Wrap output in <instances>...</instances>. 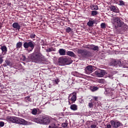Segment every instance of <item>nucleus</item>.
Segmentation results:
<instances>
[{"label":"nucleus","mask_w":128,"mask_h":128,"mask_svg":"<svg viewBox=\"0 0 128 128\" xmlns=\"http://www.w3.org/2000/svg\"><path fill=\"white\" fill-rule=\"evenodd\" d=\"M6 120L8 122L17 124H23L24 126L28 124V122L26 120L14 116H7L6 117Z\"/></svg>","instance_id":"nucleus-1"},{"label":"nucleus","mask_w":128,"mask_h":128,"mask_svg":"<svg viewBox=\"0 0 128 128\" xmlns=\"http://www.w3.org/2000/svg\"><path fill=\"white\" fill-rule=\"evenodd\" d=\"M34 120L37 124H48L50 122V118L46 116H41L39 118H34Z\"/></svg>","instance_id":"nucleus-2"},{"label":"nucleus","mask_w":128,"mask_h":128,"mask_svg":"<svg viewBox=\"0 0 128 128\" xmlns=\"http://www.w3.org/2000/svg\"><path fill=\"white\" fill-rule=\"evenodd\" d=\"M34 42L32 41H30L29 42H25L23 44L24 48L26 49V50L28 52H32L34 48Z\"/></svg>","instance_id":"nucleus-3"},{"label":"nucleus","mask_w":128,"mask_h":128,"mask_svg":"<svg viewBox=\"0 0 128 128\" xmlns=\"http://www.w3.org/2000/svg\"><path fill=\"white\" fill-rule=\"evenodd\" d=\"M111 22L115 26L116 28H120L122 24H124V22L120 20V18L118 17H115L111 20Z\"/></svg>","instance_id":"nucleus-4"},{"label":"nucleus","mask_w":128,"mask_h":128,"mask_svg":"<svg viewBox=\"0 0 128 128\" xmlns=\"http://www.w3.org/2000/svg\"><path fill=\"white\" fill-rule=\"evenodd\" d=\"M78 56L80 58H88L90 56V52L86 50L78 49L77 51Z\"/></svg>","instance_id":"nucleus-5"},{"label":"nucleus","mask_w":128,"mask_h":128,"mask_svg":"<svg viewBox=\"0 0 128 128\" xmlns=\"http://www.w3.org/2000/svg\"><path fill=\"white\" fill-rule=\"evenodd\" d=\"M59 64L60 66L70 64V58L66 57H63L59 58Z\"/></svg>","instance_id":"nucleus-6"},{"label":"nucleus","mask_w":128,"mask_h":128,"mask_svg":"<svg viewBox=\"0 0 128 128\" xmlns=\"http://www.w3.org/2000/svg\"><path fill=\"white\" fill-rule=\"evenodd\" d=\"M110 124L113 128H118L124 126L122 122L118 120H111L110 121Z\"/></svg>","instance_id":"nucleus-7"},{"label":"nucleus","mask_w":128,"mask_h":128,"mask_svg":"<svg viewBox=\"0 0 128 128\" xmlns=\"http://www.w3.org/2000/svg\"><path fill=\"white\" fill-rule=\"evenodd\" d=\"M76 100V94H72L68 96V104H74Z\"/></svg>","instance_id":"nucleus-8"},{"label":"nucleus","mask_w":128,"mask_h":128,"mask_svg":"<svg viewBox=\"0 0 128 128\" xmlns=\"http://www.w3.org/2000/svg\"><path fill=\"white\" fill-rule=\"evenodd\" d=\"M94 74L98 78H102V76L106 74V71L104 70L99 69L98 70H96Z\"/></svg>","instance_id":"nucleus-9"},{"label":"nucleus","mask_w":128,"mask_h":128,"mask_svg":"<svg viewBox=\"0 0 128 128\" xmlns=\"http://www.w3.org/2000/svg\"><path fill=\"white\" fill-rule=\"evenodd\" d=\"M94 68H96V67L94 66H88L85 68L84 70L87 74H92L94 70Z\"/></svg>","instance_id":"nucleus-10"},{"label":"nucleus","mask_w":128,"mask_h":128,"mask_svg":"<svg viewBox=\"0 0 128 128\" xmlns=\"http://www.w3.org/2000/svg\"><path fill=\"white\" fill-rule=\"evenodd\" d=\"M32 60H34L36 62H40L42 60V56L40 54H34L32 58Z\"/></svg>","instance_id":"nucleus-11"},{"label":"nucleus","mask_w":128,"mask_h":128,"mask_svg":"<svg viewBox=\"0 0 128 128\" xmlns=\"http://www.w3.org/2000/svg\"><path fill=\"white\" fill-rule=\"evenodd\" d=\"M122 62L120 60H112L109 64L110 66H121Z\"/></svg>","instance_id":"nucleus-12"},{"label":"nucleus","mask_w":128,"mask_h":128,"mask_svg":"<svg viewBox=\"0 0 128 128\" xmlns=\"http://www.w3.org/2000/svg\"><path fill=\"white\" fill-rule=\"evenodd\" d=\"M12 26L14 28H15V30H20V25L18 22H14L12 24Z\"/></svg>","instance_id":"nucleus-13"},{"label":"nucleus","mask_w":128,"mask_h":128,"mask_svg":"<svg viewBox=\"0 0 128 128\" xmlns=\"http://www.w3.org/2000/svg\"><path fill=\"white\" fill-rule=\"evenodd\" d=\"M110 12H116V14H118V12H120L118 8L116 7L115 6H111L110 7Z\"/></svg>","instance_id":"nucleus-14"},{"label":"nucleus","mask_w":128,"mask_h":128,"mask_svg":"<svg viewBox=\"0 0 128 128\" xmlns=\"http://www.w3.org/2000/svg\"><path fill=\"white\" fill-rule=\"evenodd\" d=\"M114 90L112 89H106L104 92L105 94H108V96H112Z\"/></svg>","instance_id":"nucleus-15"},{"label":"nucleus","mask_w":128,"mask_h":128,"mask_svg":"<svg viewBox=\"0 0 128 128\" xmlns=\"http://www.w3.org/2000/svg\"><path fill=\"white\" fill-rule=\"evenodd\" d=\"M72 74L74 76H77L78 78H82V76H84V74H80L76 72H73Z\"/></svg>","instance_id":"nucleus-16"},{"label":"nucleus","mask_w":128,"mask_h":128,"mask_svg":"<svg viewBox=\"0 0 128 128\" xmlns=\"http://www.w3.org/2000/svg\"><path fill=\"white\" fill-rule=\"evenodd\" d=\"M66 54L67 56H72V58H76V54H74V53L72 51L67 52Z\"/></svg>","instance_id":"nucleus-17"},{"label":"nucleus","mask_w":128,"mask_h":128,"mask_svg":"<svg viewBox=\"0 0 128 128\" xmlns=\"http://www.w3.org/2000/svg\"><path fill=\"white\" fill-rule=\"evenodd\" d=\"M0 48L2 50V54H6V52H8V48H6V46H1Z\"/></svg>","instance_id":"nucleus-18"},{"label":"nucleus","mask_w":128,"mask_h":128,"mask_svg":"<svg viewBox=\"0 0 128 128\" xmlns=\"http://www.w3.org/2000/svg\"><path fill=\"white\" fill-rule=\"evenodd\" d=\"M89 20V21L87 23V25L88 26H94V20L91 19Z\"/></svg>","instance_id":"nucleus-19"},{"label":"nucleus","mask_w":128,"mask_h":128,"mask_svg":"<svg viewBox=\"0 0 128 128\" xmlns=\"http://www.w3.org/2000/svg\"><path fill=\"white\" fill-rule=\"evenodd\" d=\"M70 108L72 110H74V112L76 110H78V106L76 104H72L70 106Z\"/></svg>","instance_id":"nucleus-20"},{"label":"nucleus","mask_w":128,"mask_h":128,"mask_svg":"<svg viewBox=\"0 0 128 128\" xmlns=\"http://www.w3.org/2000/svg\"><path fill=\"white\" fill-rule=\"evenodd\" d=\"M58 52L60 56H66V50L64 49H60Z\"/></svg>","instance_id":"nucleus-21"},{"label":"nucleus","mask_w":128,"mask_h":128,"mask_svg":"<svg viewBox=\"0 0 128 128\" xmlns=\"http://www.w3.org/2000/svg\"><path fill=\"white\" fill-rule=\"evenodd\" d=\"M38 109H36V108L32 109V114H34V116H36V114H38Z\"/></svg>","instance_id":"nucleus-22"},{"label":"nucleus","mask_w":128,"mask_h":128,"mask_svg":"<svg viewBox=\"0 0 128 128\" xmlns=\"http://www.w3.org/2000/svg\"><path fill=\"white\" fill-rule=\"evenodd\" d=\"M22 46V43L20 42H18L16 44V48L18 50Z\"/></svg>","instance_id":"nucleus-23"},{"label":"nucleus","mask_w":128,"mask_h":128,"mask_svg":"<svg viewBox=\"0 0 128 128\" xmlns=\"http://www.w3.org/2000/svg\"><path fill=\"white\" fill-rule=\"evenodd\" d=\"M91 8L94 10H98V6L97 5L93 4L91 6Z\"/></svg>","instance_id":"nucleus-24"},{"label":"nucleus","mask_w":128,"mask_h":128,"mask_svg":"<svg viewBox=\"0 0 128 128\" xmlns=\"http://www.w3.org/2000/svg\"><path fill=\"white\" fill-rule=\"evenodd\" d=\"M72 116H84V114L82 112H76L72 113Z\"/></svg>","instance_id":"nucleus-25"},{"label":"nucleus","mask_w":128,"mask_h":128,"mask_svg":"<svg viewBox=\"0 0 128 128\" xmlns=\"http://www.w3.org/2000/svg\"><path fill=\"white\" fill-rule=\"evenodd\" d=\"M49 128H58V126L53 123L49 126Z\"/></svg>","instance_id":"nucleus-26"},{"label":"nucleus","mask_w":128,"mask_h":128,"mask_svg":"<svg viewBox=\"0 0 128 128\" xmlns=\"http://www.w3.org/2000/svg\"><path fill=\"white\" fill-rule=\"evenodd\" d=\"M92 50H96L97 52H98V46H96V45H93V46L92 48Z\"/></svg>","instance_id":"nucleus-27"},{"label":"nucleus","mask_w":128,"mask_h":128,"mask_svg":"<svg viewBox=\"0 0 128 128\" xmlns=\"http://www.w3.org/2000/svg\"><path fill=\"white\" fill-rule=\"evenodd\" d=\"M98 14V11H96V10H92V16H96V14Z\"/></svg>","instance_id":"nucleus-28"},{"label":"nucleus","mask_w":128,"mask_h":128,"mask_svg":"<svg viewBox=\"0 0 128 128\" xmlns=\"http://www.w3.org/2000/svg\"><path fill=\"white\" fill-rule=\"evenodd\" d=\"M98 90V88L96 86H94L93 87L91 88V90L92 92H96V90Z\"/></svg>","instance_id":"nucleus-29"},{"label":"nucleus","mask_w":128,"mask_h":128,"mask_svg":"<svg viewBox=\"0 0 128 128\" xmlns=\"http://www.w3.org/2000/svg\"><path fill=\"white\" fill-rule=\"evenodd\" d=\"M68 123L64 122L62 124V127L64 128H68Z\"/></svg>","instance_id":"nucleus-30"},{"label":"nucleus","mask_w":128,"mask_h":128,"mask_svg":"<svg viewBox=\"0 0 128 128\" xmlns=\"http://www.w3.org/2000/svg\"><path fill=\"white\" fill-rule=\"evenodd\" d=\"M98 82H100V84H104L106 81L104 79H100L98 80Z\"/></svg>","instance_id":"nucleus-31"},{"label":"nucleus","mask_w":128,"mask_h":128,"mask_svg":"<svg viewBox=\"0 0 128 128\" xmlns=\"http://www.w3.org/2000/svg\"><path fill=\"white\" fill-rule=\"evenodd\" d=\"M119 6H124V2L122 0H120L118 2Z\"/></svg>","instance_id":"nucleus-32"},{"label":"nucleus","mask_w":128,"mask_h":128,"mask_svg":"<svg viewBox=\"0 0 128 128\" xmlns=\"http://www.w3.org/2000/svg\"><path fill=\"white\" fill-rule=\"evenodd\" d=\"M5 62H6L7 66H12V63L10 60H6Z\"/></svg>","instance_id":"nucleus-33"},{"label":"nucleus","mask_w":128,"mask_h":128,"mask_svg":"<svg viewBox=\"0 0 128 128\" xmlns=\"http://www.w3.org/2000/svg\"><path fill=\"white\" fill-rule=\"evenodd\" d=\"M93 46L94 44L88 45V46L86 47V48H88L89 50H92Z\"/></svg>","instance_id":"nucleus-34"},{"label":"nucleus","mask_w":128,"mask_h":128,"mask_svg":"<svg viewBox=\"0 0 128 128\" xmlns=\"http://www.w3.org/2000/svg\"><path fill=\"white\" fill-rule=\"evenodd\" d=\"M66 32H70V31L72 30V28L70 27H68L66 28Z\"/></svg>","instance_id":"nucleus-35"},{"label":"nucleus","mask_w":128,"mask_h":128,"mask_svg":"<svg viewBox=\"0 0 128 128\" xmlns=\"http://www.w3.org/2000/svg\"><path fill=\"white\" fill-rule=\"evenodd\" d=\"M52 50H54V48H48L46 50V52H52Z\"/></svg>","instance_id":"nucleus-36"},{"label":"nucleus","mask_w":128,"mask_h":128,"mask_svg":"<svg viewBox=\"0 0 128 128\" xmlns=\"http://www.w3.org/2000/svg\"><path fill=\"white\" fill-rule=\"evenodd\" d=\"M101 28H106V24L102 23L100 24Z\"/></svg>","instance_id":"nucleus-37"},{"label":"nucleus","mask_w":128,"mask_h":128,"mask_svg":"<svg viewBox=\"0 0 128 128\" xmlns=\"http://www.w3.org/2000/svg\"><path fill=\"white\" fill-rule=\"evenodd\" d=\"M30 38H36V34H30Z\"/></svg>","instance_id":"nucleus-38"},{"label":"nucleus","mask_w":128,"mask_h":128,"mask_svg":"<svg viewBox=\"0 0 128 128\" xmlns=\"http://www.w3.org/2000/svg\"><path fill=\"white\" fill-rule=\"evenodd\" d=\"M98 96H93V100H95L96 102H98Z\"/></svg>","instance_id":"nucleus-39"},{"label":"nucleus","mask_w":128,"mask_h":128,"mask_svg":"<svg viewBox=\"0 0 128 128\" xmlns=\"http://www.w3.org/2000/svg\"><path fill=\"white\" fill-rule=\"evenodd\" d=\"M124 30H128V25L124 24Z\"/></svg>","instance_id":"nucleus-40"},{"label":"nucleus","mask_w":128,"mask_h":128,"mask_svg":"<svg viewBox=\"0 0 128 128\" xmlns=\"http://www.w3.org/2000/svg\"><path fill=\"white\" fill-rule=\"evenodd\" d=\"M88 106H89V108H92L94 106V104H92V102H90L88 104Z\"/></svg>","instance_id":"nucleus-41"},{"label":"nucleus","mask_w":128,"mask_h":128,"mask_svg":"<svg viewBox=\"0 0 128 128\" xmlns=\"http://www.w3.org/2000/svg\"><path fill=\"white\" fill-rule=\"evenodd\" d=\"M2 56L0 57V64H2L3 62H4V60L2 59Z\"/></svg>","instance_id":"nucleus-42"},{"label":"nucleus","mask_w":128,"mask_h":128,"mask_svg":"<svg viewBox=\"0 0 128 128\" xmlns=\"http://www.w3.org/2000/svg\"><path fill=\"white\" fill-rule=\"evenodd\" d=\"M58 79H56L54 80V84H58Z\"/></svg>","instance_id":"nucleus-43"},{"label":"nucleus","mask_w":128,"mask_h":128,"mask_svg":"<svg viewBox=\"0 0 128 128\" xmlns=\"http://www.w3.org/2000/svg\"><path fill=\"white\" fill-rule=\"evenodd\" d=\"M4 126V122H0V126Z\"/></svg>","instance_id":"nucleus-44"},{"label":"nucleus","mask_w":128,"mask_h":128,"mask_svg":"<svg viewBox=\"0 0 128 128\" xmlns=\"http://www.w3.org/2000/svg\"><path fill=\"white\" fill-rule=\"evenodd\" d=\"M90 128H96V124H92V125H91Z\"/></svg>","instance_id":"nucleus-45"},{"label":"nucleus","mask_w":128,"mask_h":128,"mask_svg":"<svg viewBox=\"0 0 128 128\" xmlns=\"http://www.w3.org/2000/svg\"><path fill=\"white\" fill-rule=\"evenodd\" d=\"M112 125H110V124H107L106 125V128H112Z\"/></svg>","instance_id":"nucleus-46"},{"label":"nucleus","mask_w":128,"mask_h":128,"mask_svg":"<svg viewBox=\"0 0 128 128\" xmlns=\"http://www.w3.org/2000/svg\"><path fill=\"white\" fill-rule=\"evenodd\" d=\"M22 60H24H24H26V56H23V58H22Z\"/></svg>","instance_id":"nucleus-47"},{"label":"nucleus","mask_w":128,"mask_h":128,"mask_svg":"<svg viewBox=\"0 0 128 128\" xmlns=\"http://www.w3.org/2000/svg\"><path fill=\"white\" fill-rule=\"evenodd\" d=\"M108 78H112V76H109Z\"/></svg>","instance_id":"nucleus-48"},{"label":"nucleus","mask_w":128,"mask_h":128,"mask_svg":"<svg viewBox=\"0 0 128 128\" xmlns=\"http://www.w3.org/2000/svg\"><path fill=\"white\" fill-rule=\"evenodd\" d=\"M0 28H2V23L0 22Z\"/></svg>","instance_id":"nucleus-49"},{"label":"nucleus","mask_w":128,"mask_h":128,"mask_svg":"<svg viewBox=\"0 0 128 128\" xmlns=\"http://www.w3.org/2000/svg\"><path fill=\"white\" fill-rule=\"evenodd\" d=\"M26 98H28L26 97Z\"/></svg>","instance_id":"nucleus-50"}]
</instances>
